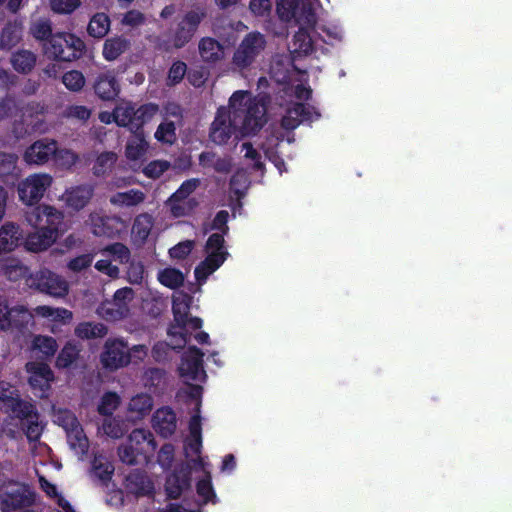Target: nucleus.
<instances>
[{
    "label": "nucleus",
    "mask_w": 512,
    "mask_h": 512,
    "mask_svg": "<svg viewBox=\"0 0 512 512\" xmlns=\"http://www.w3.org/2000/svg\"><path fill=\"white\" fill-rule=\"evenodd\" d=\"M190 301L191 297L185 295L182 300L174 299L172 304V313L175 324H173L178 329L185 328V321L187 320V315L190 314Z\"/></svg>",
    "instance_id": "4c0bfd02"
},
{
    "label": "nucleus",
    "mask_w": 512,
    "mask_h": 512,
    "mask_svg": "<svg viewBox=\"0 0 512 512\" xmlns=\"http://www.w3.org/2000/svg\"><path fill=\"white\" fill-rule=\"evenodd\" d=\"M68 422L64 425L70 448L78 455L84 456L89 449V441L83 428L73 413H66Z\"/></svg>",
    "instance_id": "dca6fc26"
},
{
    "label": "nucleus",
    "mask_w": 512,
    "mask_h": 512,
    "mask_svg": "<svg viewBox=\"0 0 512 512\" xmlns=\"http://www.w3.org/2000/svg\"><path fill=\"white\" fill-rule=\"evenodd\" d=\"M113 255L121 264H126L130 261L131 253L129 248L123 243L116 242L109 245L106 249Z\"/></svg>",
    "instance_id": "0e129e2a"
},
{
    "label": "nucleus",
    "mask_w": 512,
    "mask_h": 512,
    "mask_svg": "<svg viewBox=\"0 0 512 512\" xmlns=\"http://www.w3.org/2000/svg\"><path fill=\"white\" fill-rule=\"evenodd\" d=\"M92 468L95 476L100 479L103 484H107L111 480L114 467L110 462H103L102 460L95 457L92 462Z\"/></svg>",
    "instance_id": "5fc2aeb1"
},
{
    "label": "nucleus",
    "mask_w": 512,
    "mask_h": 512,
    "mask_svg": "<svg viewBox=\"0 0 512 512\" xmlns=\"http://www.w3.org/2000/svg\"><path fill=\"white\" fill-rule=\"evenodd\" d=\"M120 220L111 216H92L91 225L94 235L99 237L114 238L119 234Z\"/></svg>",
    "instance_id": "b1692460"
},
{
    "label": "nucleus",
    "mask_w": 512,
    "mask_h": 512,
    "mask_svg": "<svg viewBox=\"0 0 512 512\" xmlns=\"http://www.w3.org/2000/svg\"><path fill=\"white\" fill-rule=\"evenodd\" d=\"M319 117L320 113L315 111L313 107L304 103H295L287 109L285 115L282 117L281 126L285 130H294L301 123L313 121V119H318Z\"/></svg>",
    "instance_id": "4468645a"
},
{
    "label": "nucleus",
    "mask_w": 512,
    "mask_h": 512,
    "mask_svg": "<svg viewBox=\"0 0 512 512\" xmlns=\"http://www.w3.org/2000/svg\"><path fill=\"white\" fill-rule=\"evenodd\" d=\"M132 297L133 290L130 287H124L116 290L113 295V300L108 302V305L111 307L106 309V316L113 320L126 317L129 312L127 302L132 299Z\"/></svg>",
    "instance_id": "aec40b11"
},
{
    "label": "nucleus",
    "mask_w": 512,
    "mask_h": 512,
    "mask_svg": "<svg viewBox=\"0 0 512 512\" xmlns=\"http://www.w3.org/2000/svg\"><path fill=\"white\" fill-rule=\"evenodd\" d=\"M154 220L153 217L148 213L138 215L132 225V234L134 237L144 243L153 228Z\"/></svg>",
    "instance_id": "c9c22d12"
},
{
    "label": "nucleus",
    "mask_w": 512,
    "mask_h": 512,
    "mask_svg": "<svg viewBox=\"0 0 512 512\" xmlns=\"http://www.w3.org/2000/svg\"><path fill=\"white\" fill-rule=\"evenodd\" d=\"M102 429L107 436L113 439H119L126 433L124 422L115 417L106 418L103 422Z\"/></svg>",
    "instance_id": "09e8293b"
},
{
    "label": "nucleus",
    "mask_w": 512,
    "mask_h": 512,
    "mask_svg": "<svg viewBox=\"0 0 512 512\" xmlns=\"http://www.w3.org/2000/svg\"><path fill=\"white\" fill-rule=\"evenodd\" d=\"M36 231L30 233L25 240V247L31 252H41L51 247L57 239V236L51 234L41 227H33Z\"/></svg>",
    "instance_id": "393cba45"
},
{
    "label": "nucleus",
    "mask_w": 512,
    "mask_h": 512,
    "mask_svg": "<svg viewBox=\"0 0 512 512\" xmlns=\"http://www.w3.org/2000/svg\"><path fill=\"white\" fill-rule=\"evenodd\" d=\"M130 42L123 36L107 38L103 45V57L107 61L117 59L129 48Z\"/></svg>",
    "instance_id": "7c9ffc66"
},
{
    "label": "nucleus",
    "mask_w": 512,
    "mask_h": 512,
    "mask_svg": "<svg viewBox=\"0 0 512 512\" xmlns=\"http://www.w3.org/2000/svg\"><path fill=\"white\" fill-rule=\"evenodd\" d=\"M5 407L21 422L31 418V416L35 417L38 412V409L33 402L20 398L18 394H16L13 399L9 400V403Z\"/></svg>",
    "instance_id": "cd10ccee"
},
{
    "label": "nucleus",
    "mask_w": 512,
    "mask_h": 512,
    "mask_svg": "<svg viewBox=\"0 0 512 512\" xmlns=\"http://www.w3.org/2000/svg\"><path fill=\"white\" fill-rule=\"evenodd\" d=\"M94 259V255L91 253L82 254L75 258H72L67 267L73 272H81L82 270L91 266Z\"/></svg>",
    "instance_id": "338daca9"
},
{
    "label": "nucleus",
    "mask_w": 512,
    "mask_h": 512,
    "mask_svg": "<svg viewBox=\"0 0 512 512\" xmlns=\"http://www.w3.org/2000/svg\"><path fill=\"white\" fill-rule=\"evenodd\" d=\"M300 27L313 28L316 24V14L310 3L297 4L295 16L292 17Z\"/></svg>",
    "instance_id": "ea45409f"
},
{
    "label": "nucleus",
    "mask_w": 512,
    "mask_h": 512,
    "mask_svg": "<svg viewBox=\"0 0 512 512\" xmlns=\"http://www.w3.org/2000/svg\"><path fill=\"white\" fill-rule=\"evenodd\" d=\"M25 219L32 227H41L51 234L58 236L63 214L50 205H37L25 212Z\"/></svg>",
    "instance_id": "1a4fd4ad"
},
{
    "label": "nucleus",
    "mask_w": 512,
    "mask_h": 512,
    "mask_svg": "<svg viewBox=\"0 0 512 512\" xmlns=\"http://www.w3.org/2000/svg\"><path fill=\"white\" fill-rule=\"evenodd\" d=\"M153 428L163 438L172 436L177 428V417L170 407L157 409L152 417Z\"/></svg>",
    "instance_id": "6ab92c4d"
},
{
    "label": "nucleus",
    "mask_w": 512,
    "mask_h": 512,
    "mask_svg": "<svg viewBox=\"0 0 512 512\" xmlns=\"http://www.w3.org/2000/svg\"><path fill=\"white\" fill-rule=\"evenodd\" d=\"M198 50L202 61L207 64H216L224 58L223 45L212 37L201 38Z\"/></svg>",
    "instance_id": "4be33fe9"
},
{
    "label": "nucleus",
    "mask_w": 512,
    "mask_h": 512,
    "mask_svg": "<svg viewBox=\"0 0 512 512\" xmlns=\"http://www.w3.org/2000/svg\"><path fill=\"white\" fill-rule=\"evenodd\" d=\"M4 274L9 281H19L21 279H27L30 273L29 268L19 261H12L8 263L4 268Z\"/></svg>",
    "instance_id": "c03bdc74"
},
{
    "label": "nucleus",
    "mask_w": 512,
    "mask_h": 512,
    "mask_svg": "<svg viewBox=\"0 0 512 512\" xmlns=\"http://www.w3.org/2000/svg\"><path fill=\"white\" fill-rule=\"evenodd\" d=\"M197 494L204 499L205 502L214 498L215 492L211 483V477L208 474L206 477L200 479L196 484Z\"/></svg>",
    "instance_id": "69168bd1"
},
{
    "label": "nucleus",
    "mask_w": 512,
    "mask_h": 512,
    "mask_svg": "<svg viewBox=\"0 0 512 512\" xmlns=\"http://www.w3.org/2000/svg\"><path fill=\"white\" fill-rule=\"evenodd\" d=\"M33 346L45 355V357L53 356L58 349L57 341L51 336L35 337Z\"/></svg>",
    "instance_id": "3c124183"
},
{
    "label": "nucleus",
    "mask_w": 512,
    "mask_h": 512,
    "mask_svg": "<svg viewBox=\"0 0 512 512\" xmlns=\"http://www.w3.org/2000/svg\"><path fill=\"white\" fill-rule=\"evenodd\" d=\"M191 468L187 464L176 467L175 470L167 477L165 490L169 499H178L183 491L190 487Z\"/></svg>",
    "instance_id": "2eb2a0df"
},
{
    "label": "nucleus",
    "mask_w": 512,
    "mask_h": 512,
    "mask_svg": "<svg viewBox=\"0 0 512 512\" xmlns=\"http://www.w3.org/2000/svg\"><path fill=\"white\" fill-rule=\"evenodd\" d=\"M128 444L141 455L143 461H148L157 448L153 433L144 428L134 429L128 436Z\"/></svg>",
    "instance_id": "a211bd4d"
},
{
    "label": "nucleus",
    "mask_w": 512,
    "mask_h": 512,
    "mask_svg": "<svg viewBox=\"0 0 512 512\" xmlns=\"http://www.w3.org/2000/svg\"><path fill=\"white\" fill-rule=\"evenodd\" d=\"M120 398L115 392H106L98 405V412L103 416H111L117 409Z\"/></svg>",
    "instance_id": "8fccbe9b"
},
{
    "label": "nucleus",
    "mask_w": 512,
    "mask_h": 512,
    "mask_svg": "<svg viewBox=\"0 0 512 512\" xmlns=\"http://www.w3.org/2000/svg\"><path fill=\"white\" fill-rule=\"evenodd\" d=\"M184 274L177 268L168 267L158 273V281L167 288L177 289L184 284Z\"/></svg>",
    "instance_id": "58836bf2"
},
{
    "label": "nucleus",
    "mask_w": 512,
    "mask_h": 512,
    "mask_svg": "<svg viewBox=\"0 0 512 512\" xmlns=\"http://www.w3.org/2000/svg\"><path fill=\"white\" fill-rule=\"evenodd\" d=\"M299 0H277L276 9L279 18L284 21H291L295 16V9Z\"/></svg>",
    "instance_id": "6e6d98bb"
},
{
    "label": "nucleus",
    "mask_w": 512,
    "mask_h": 512,
    "mask_svg": "<svg viewBox=\"0 0 512 512\" xmlns=\"http://www.w3.org/2000/svg\"><path fill=\"white\" fill-rule=\"evenodd\" d=\"M110 18L106 13L98 12L94 14L87 26L89 36L97 39L104 38L110 30Z\"/></svg>",
    "instance_id": "2f4dec72"
},
{
    "label": "nucleus",
    "mask_w": 512,
    "mask_h": 512,
    "mask_svg": "<svg viewBox=\"0 0 512 512\" xmlns=\"http://www.w3.org/2000/svg\"><path fill=\"white\" fill-rule=\"evenodd\" d=\"M95 95L103 101H114L119 96L121 87L114 70L99 73L93 83Z\"/></svg>",
    "instance_id": "ddd939ff"
},
{
    "label": "nucleus",
    "mask_w": 512,
    "mask_h": 512,
    "mask_svg": "<svg viewBox=\"0 0 512 512\" xmlns=\"http://www.w3.org/2000/svg\"><path fill=\"white\" fill-rule=\"evenodd\" d=\"M12 67L19 73H30L36 64V55L29 50H19L11 56Z\"/></svg>",
    "instance_id": "473e14b6"
},
{
    "label": "nucleus",
    "mask_w": 512,
    "mask_h": 512,
    "mask_svg": "<svg viewBox=\"0 0 512 512\" xmlns=\"http://www.w3.org/2000/svg\"><path fill=\"white\" fill-rule=\"evenodd\" d=\"M100 363L105 370L114 372L131 363L130 347L123 338H108L100 354Z\"/></svg>",
    "instance_id": "423d86ee"
},
{
    "label": "nucleus",
    "mask_w": 512,
    "mask_h": 512,
    "mask_svg": "<svg viewBox=\"0 0 512 512\" xmlns=\"http://www.w3.org/2000/svg\"><path fill=\"white\" fill-rule=\"evenodd\" d=\"M118 455L120 460L127 465H137L142 462L141 455L138 454L128 443L119 446Z\"/></svg>",
    "instance_id": "052dcab7"
},
{
    "label": "nucleus",
    "mask_w": 512,
    "mask_h": 512,
    "mask_svg": "<svg viewBox=\"0 0 512 512\" xmlns=\"http://www.w3.org/2000/svg\"><path fill=\"white\" fill-rule=\"evenodd\" d=\"M86 51L84 41L73 33L57 32L43 43V52L49 58L60 62H71L83 56Z\"/></svg>",
    "instance_id": "f03ea898"
},
{
    "label": "nucleus",
    "mask_w": 512,
    "mask_h": 512,
    "mask_svg": "<svg viewBox=\"0 0 512 512\" xmlns=\"http://www.w3.org/2000/svg\"><path fill=\"white\" fill-rule=\"evenodd\" d=\"M147 149L148 142L146 141L144 132H132V135L126 143L125 156L131 161H137L144 157Z\"/></svg>",
    "instance_id": "c85d7f7f"
},
{
    "label": "nucleus",
    "mask_w": 512,
    "mask_h": 512,
    "mask_svg": "<svg viewBox=\"0 0 512 512\" xmlns=\"http://www.w3.org/2000/svg\"><path fill=\"white\" fill-rule=\"evenodd\" d=\"M80 346L74 341H68L60 350L55 365L59 369L70 367L79 357Z\"/></svg>",
    "instance_id": "e433bc0d"
},
{
    "label": "nucleus",
    "mask_w": 512,
    "mask_h": 512,
    "mask_svg": "<svg viewBox=\"0 0 512 512\" xmlns=\"http://www.w3.org/2000/svg\"><path fill=\"white\" fill-rule=\"evenodd\" d=\"M108 333V328L103 323L82 322L75 328V335L80 339L102 338Z\"/></svg>",
    "instance_id": "f704fd0d"
},
{
    "label": "nucleus",
    "mask_w": 512,
    "mask_h": 512,
    "mask_svg": "<svg viewBox=\"0 0 512 512\" xmlns=\"http://www.w3.org/2000/svg\"><path fill=\"white\" fill-rule=\"evenodd\" d=\"M186 74H187L186 63L181 60L174 61L168 70L167 78H166V85L169 87L176 86L184 79Z\"/></svg>",
    "instance_id": "49530a36"
},
{
    "label": "nucleus",
    "mask_w": 512,
    "mask_h": 512,
    "mask_svg": "<svg viewBox=\"0 0 512 512\" xmlns=\"http://www.w3.org/2000/svg\"><path fill=\"white\" fill-rule=\"evenodd\" d=\"M157 110L158 107L151 103L143 104L138 108L127 105L116 109L114 118L118 126L127 127L131 132H144V124L154 116Z\"/></svg>",
    "instance_id": "39448f33"
},
{
    "label": "nucleus",
    "mask_w": 512,
    "mask_h": 512,
    "mask_svg": "<svg viewBox=\"0 0 512 512\" xmlns=\"http://www.w3.org/2000/svg\"><path fill=\"white\" fill-rule=\"evenodd\" d=\"M208 255L204 259V264L210 266L215 271L225 262L228 251H207Z\"/></svg>",
    "instance_id": "774afa93"
},
{
    "label": "nucleus",
    "mask_w": 512,
    "mask_h": 512,
    "mask_svg": "<svg viewBox=\"0 0 512 512\" xmlns=\"http://www.w3.org/2000/svg\"><path fill=\"white\" fill-rule=\"evenodd\" d=\"M52 177L49 174H33L23 180L18 186L20 200L29 206L38 203L44 196L46 190L52 184Z\"/></svg>",
    "instance_id": "9b49d317"
},
{
    "label": "nucleus",
    "mask_w": 512,
    "mask_h": 512,
    "mask_svg": "<svg viewBox=\"0 0 512 512\" xmlns=\"http://www.w3.org/2000/svg\"><path fill=\"white\" fill-rule=\"evenodd\" d=\"M20 37V31L16 26L7 25L0 34V47L10 49L19 42Z\"/></svg>",
    "instance_id": "603ef678"
},
{
    "label": "nucleus",
    "mask_w": 512,
    "mask_h": 512,
    "mask_svg": "<svg viewBox=\"0 0 512 512\" xmlns=\"http://www.w3.org/2000/svg\"><path fill=\"white\" fill-rule=\"evenodd\" d=\"M153 408V398L146 393L137 394L131 398L128 411L133 420H141L147 416Z\"/></svg>",
    "instance_id": "c756f323"
},
{
    "label": "nucleus",
    "mask_w": 512,
    "mask_h": 512,
    "mask_svg": "<svg viewBox=\"0 0 512 512\" xmlns=\"http://www.w3.org/2000/svg\"><path fill=\"white\" fill-rule=\"evenodd\" d=\"M126 480L129 482L130 485L135 486L136 493L144 494L145 488L147 484H150V481L148 480L147 475L144 471L141 470H135L131 472Z\"/></svg>",
    "instance_id": "680f3d73"
},
{
    "label": "nucleus",
    "mask_w": 512,
    "mask_h": 512,
    "mask_svg": "<svg viewBox=\"0 0 512 512\" xmlns=\"http://www.w3.org/2000/svg\"><path fill=\"white\" fill-rule=\"evenodd\" d=\"M32 36L43 43L49 41L55 33L52 32V23L49 19H40L30 27Z\"/></svg>",
    "instance_id": "37998d69"
},
{
    "label": "nucleus",
    "mask_w": 512,
    "mask_h": 512,
    "mask_svg": "<svg viewBox=\"0 0 512 512\" xmlns=\"http://www.w3.org/2000/svg\"><path fill=\"white\" fill-rule=\"evenodd\" d=\"M266 45L267 41L262 33L258 31L247 33L233 53L231 59L233 70L238 72L249 70L262 55Z\"/></svg>",
    "instance_id": "20e7f679"
},
{
    "label": "nucleus",
    "mask_w": 512,
    "mask_h": 512,
    "mask_svg": "<svg viewBox=\"0 0 512 512\" xmlns=\"http://www.w3.org/2000/svg\"><path fill=\"white\" fill-rule=\"evenodd\" d=\"M29 374L28 383L33 394L41 399L48 398L51 385L55 379L50 366L44 362H27L25 365Z\"/></svg>",
    "instance_id": "9d476101"
},
{
    "label": "nucleus",
    "mask_w": 512,
    "mask_h": 512,
    "mask_svg": "<svg viewBox=\"0 0 512 512\" xmlns=\"http://www.w3.org/2000/svg\"><path fill=\"white\" fill-rule=\"evenodd\" d=\"M26 285L30 289L57 298L64 297L69 290L67 281L48 269H41L29 275Z\"/></svg>",
    "instance_id": "0eeeda50"
},
{
    "label": "nucleus",
    "mask_w": 512,
    "mask_h": 512,
    "mask_svg": "<svg viewBox=\"0 0 512 512\" xmlns=\"http://www.w3.org/2000/svg\"><path fill=\"white\" fill-rule=\"evenodd\" d=\"M289 47L293 58L306 56L313 51V40L306 28H299Z\"/></svg>",
    "instance_id": "bb28decb"
},
{
    "label": "nucleus",
    "mask_w": 512,
    "mask_h": 512,
    "mask_svg": "<svg viewBox=\"0 0 512 512\" xmlns=\"http://www.w3.org/2000/svg\"><path fill=\"white\" fill-rule=\"evenodd\" d=\"M155 138L159 142L173 144L176 140V127L174 122H162L155 132Z\"/></svg>",
    "instance_id": "864d4df0"
},
{
    "label": "nucleus",
    "mask_w": 512,
    "mask_h": 512,
    "mask_svg": "<svg viewBox=\"0 0 512 512\" xmlns=\"http://www.w3.org/2000/svg\"><path fill=\"white\" fill-rule=\"evenodd\" d=\"M194 245L193 240L181 241L169 249V256L172 259L183 260L192 252Z\"/></svg>",
    "instance_id": "bf43d9fd"
},
{
    "label": "nucleus",
    "mask_w": 512,
    "mask_h": 512,
    "mask_svg": "<svg viewBox=\"0 0 512 512\" xmlns=\"http://www.w3.org/2000/svg\"><path fill=\"white\" fill-rule=\"evenodd\" d=\"M203 325V321L199 317H192L187 315V320L185 321V328L184 329H178L174 325H170L168 328V335L170 337L175 338V345L174 348L183 349L187 342L190 339V330H199Z\"/></svg>",
    "instance_id": "5701e85b"
},
{
    "label": "nucleus",
    "mask_w": 512,
    "mask_h": 512,
    "mask_svg": "<svg viewBox=\"0 0 512 512\" xmlns=\"http://www.w3.org/2000/svg\"><path fill=\"white\" fill-rule=\"evenodd\" d=\"M81 5V0H51V9L58 14H71Z\"/></svg>",
    "instance_id": "4d7b16f0"
},
{
    "label": "nucleus",
    "mask_w": 512,
    "mask_h": 512,
    "mask_svg": "<svg viewBox=\"0 0 512 512\" xmlns=\"http://www.w3.org/2000/svg\"><path fill=\"white\" fill-rule=\"evenodd\" d=\"M23 239L20 226L13 222H6L0 227V253L13 251Z\"/></svg>",
    "instance_id": "412c9836"
},
{
    "label": "nucleus",
    "mask_w": 512,
    "mask_h": 512,
    "mask_svg": "<svg viewBox=\"0 0 512 512\" xmlns=\"http://www.w3.org/2000/svg\"><path fill=\"white\" fill-rule=\"evenodd\" d=\"M36 493L25 483L12 479L0 483V509L2 512L29 510L35 503Z\"/></svg>",
    "instance_id": "7ed1b4c3"
},
{
    "label": "nucleus",
    "mask_w": 512,
    "mask_h": 512,
    "mask_svg": "<svg viewBox=\"0 0 512 512\" xmlns=\"http://www.w3.org/2000/svg\"><path fill=\"white\" fill-rule=\"evenodd\" d=\"M33 315L24 306H15L11 308L10 316L8 318L9 329L23 332L27 329L29 323L32 321Z\"/></svg>",
    "instance_id": "72a5a7b5"
},
{
    "label": "nucleus",
    "mask_w": 512,
    "mask_h": 512,
    "mask_svg": "<svg viewBox=\"0 0 512 512\" xmlns=\"http://www.w3.org/2000/svg\"><path fill=\"white\" fill-rule=\"evenodd\" d=\"M204 353L196 346L188 347L187 351L181 357V363L178 367L179 375L182 378L191 381H201L206 378L203 366Z\"/></svg>",
    "instance_id": "f8f14e48"
},
{
    "label": "nucleus",
    "mask_w": 512,
    "mask_h": 512,
    "mask_svg": "<svg viewBox=\"0 0 512 512\" xmlns=\"http://www.w3.org/2000/svg\"><path fill=\"white\" fill-rule=\"evenodd\" d=\"M57 150V142L41 139L31 144L24 152L23 159L27 164L43 165L47 163Z\"/></svg>",
    "instance_id": "f3484780"
},
{
    "label": "nucleus",
    "mask_w": 512,
    "mask_h": 512,
    "mask_svg": "<svg viewBox=\"0 0 512 512\" xmlns=\"http://www.w3.org/2000/svg\"><path fill=\"white\" fill-rule=\"evenodd\" d=\"M229 108H219L212 122L210 138L215 144H226L237 132L241 136L255 135L266 123L265 106L247 91H235L229 99Z\"/></svg>",
    "instance_id": "f257e3e1"
},
{
    "label": "nucleus",
    "mask_w": 512,
    "mask_h": 512,
    "mask_svg": "<svg viewBox=\"0 0 512 512\" xmlns=\"http://www.w3.org/2000/svg\"><path fill=\"white\" fill-rule=\"evenodd\" d=\"M207 12L204 7H196L185 13L183 18L177 24L172 35V45L176 49L183 48L187 45L198 30L201 22L206 18Z\"/></svg>",
    "instance_id": "6e6552de"
},
{
    "label": "nucleus",
    "mask_w": 512,
    "mask_h": 512,
    "mask_svg": "<svg viewBox=\"0 0 512 512\" xmlns=\"http://www.w3.org/2000/svg\"><path fill=\"white\" fill-rule=\"evenodd\" d=\"M44 426L40 422V413L37 412V415L31 418H28L22 422V430L27 437L29 442H37L39 441Z\"/></svg>",
    "instance_id": "a19ab883"
},
{
    "label": "nucleus",
    "mask_w": 512,
    "mask_h": 512,
    "mask_svg": "<svg viewBox=\"0 0 512 512\" xmlns=\"http://www.w3.org/2000/svg\"><path fill=\"white\" fill-rule=\"evenodd\" d=\"M169 168V163L163 160H154L148 163L144 169L143 173L148 178L157 179L159 178L167 169Z\"/></svg>",
    "instance_id": "e2e57ef3"
},
{
    "label": "nucleus",
    "mask_w": 512,
    "mask_h": 512,
    "mask_svg": "<svg viewBox=\"0 0 512 512\" xmlns=\"http://www.w3.org/2000/svg\"><path fill=\"white\" fill-rule=\"evenodd\" d=\"M175 448L171 443H165L159 450L157 456L158 464L164 469L171 468L174 461Z\"/></svg>",
    "instance_id": "13d9d810"
},
{
    "label": "nucleus",
    "mask_w": 512,
    "mask_h": 512,
    "mask_svg": "<svg viewBox=\"0 0 512 512\" xmlns=\"http://www.w3.org/2000/svg\"><path fill=\"white\" fill-rule=\"evenodd\" d=\"M200 184L197 178L185 180L180 187L170 196L169 202H183L192 194Z\"/></svg>",
    "instance_id": "de8ad7c7"
},
{
    "label": "nucleus",
    "mask_w": 512,
    "mask_h": 512,
    "mask_svg": "<svg viewBox=\"0 0 512 512\" xmlns=\"http://www.w3.org/2000/svg\"><path fill=\"white\" fill-rule=\"evenodd\" d=\"M94 187L89 184L78 185L66 191V203L70 208L79 211L91 200Z\"/></svg>",
    "instance_id": "a878e982"
},
{
    "label": "nucleus",
    "mask_w": 512,
    "mask_h": 512,
    "mask_svg": "<svg viewBox=\"0 0 512 512\" xmlns=\"http://www.w3.org/2000/svg\"><path fill=\"white\" fill-rule=\"evenodd\" d=\"M62 83L72 92H79L85 85V77L81 71L70 70L63 74Z\"/></svg>",
    "instance_id": "a18cd8bd"
},
{
    "label": "nucleus",
    "mask_w": 512,
    "mask_h": 512,
    "mask_svg": "<svg viewBox=\"0 0 512 512\" xmlns=\"http://www.w3.org/2000/svg\"><path fill=\"white\" fill-rule=\"evenodd\" d=\"M117 161L116 153L106 151L98 155L93 165V174L97 177L105 175Z\"/></svg>",
    "instance_id": "79ce46f5"
}]
</instances>
